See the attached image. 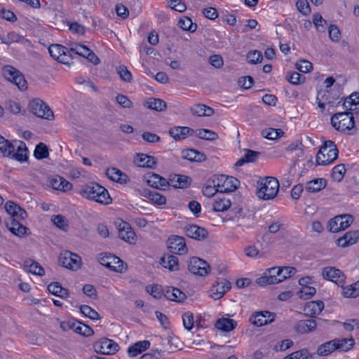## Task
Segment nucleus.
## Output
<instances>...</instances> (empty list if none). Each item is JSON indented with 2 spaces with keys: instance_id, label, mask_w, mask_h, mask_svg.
Wrapping results in <instances>:
<instances>
[{
  "instance_id": "f257e3e1",
  "label": "nucleus",
  "mask_w": 359,
  "mask_h": 359,
  "mask_svg": "<svg viewBox=\"0 0 359 359\" xmlns=\"http://www.w3.org/2000/svg\"><path fill=\"white\" fill-rule=\"evenodd\" d=\"M79 193L83 197L101 204H109L111 201L108 191L97 183L83 185Z\"/></svg>"
},
{
  "instance_id": "f03ea898",
  "label": "nucleus",
  "mask_w": 359,
  "mask_h": 359,
  "mask_svg": "<svg viewBox=\"0 0 359 359\" xmlns=\"http://www.w3.org/2000/svg\"><path fill=\"white\" fill-rule=\"evenodd\" d=\"M279 190V182L273 177H266L257 182V196L263 200L274 198Z\"/></svg>"
},
{
  "instance_id": "7ed1b4c3",
  "label": "nucleus",
  "mask_w": 359,
  "mask_h": 359,
  "mask_svg": "<svg viewBox=\"0 0 359 359\" xmlns=\"http://www.w3.org/2000/svg\"><path fill=\"white\" fill-rule=\"evenodd\" d=\"M338 149L333 141H325L316 154L317 165H326L334 162L338 156Z\"/></svg>"
},
{
  "instance_id": "20e7f679",
  "label": "nucleus",
  "mask_w": 359,
  "mask_h": 359,
  "mask_svg": "<svg viewBox=\"0 0 359 359\" xmlns=\"http://www.w3.org/2000/svg\"><path fill=\"white\" fill-rule=\"evenodd\" d=\"M331 123L335 130L341 133L349 131L355 126L351 112H339L334 114L331 118Z\"/></svg>"
},
{
  "instance_id": "39448f33",
  "label": "nucleus",
  "mask_w": 359,
  "mask_h": 359,
  "mask_svg": "<svg viewBox=\"0 0 359 359\" xmlns=\"http://www.w3.org/2000/svg\"><path fill=\"white\" fill-rule=\"evenodd\" d=\"M212 184L217 187L218 192L227 193L235 191L239 185V181L233 177L222 175L215 177Z\"/></svg>"
},
{
  "instance_id": "423d86ee",
  "label": "nucleus",
  "mask_w": 359,
  "mask_h": 359,
  "mask_svg": "<svg viewBox=\"0 0 359 359\" xmlns=\"http://www.w3.org/2000/svg\"><path fill=\"white\" fill-rule=\"evenodd\" d=\"M30 111L39 118L53 120L54 114L50 108L43 100L34 99L29 104Z\"/></svg>"
},
{
  "instance_id": "0eeeda50",
  "label": "nucleus",
  "mask_w": 359,
  "mask_h": 359,
  "mask_svg": "<svg viewBox=\"0 0 359 359\" xmlns=\"http://www.w3.org/2000/svg\"><path fill=\"white\" fill-rule=\"evenodd\" d=\"M3 74L6 80L13 83L20 90H23L27 88V81L19 70L7 65L4 67Z\"/></svg>"
},
{
  "instance_id": "6e6552de",
  "label": "nucleus",
  "mask_w": 359,
  "mask_h": 359,
  "mask_svg": "<svg viewBox=\"0 0 359 359\" xmlns=\"http://www.w3.org/2000/svg\"><path fill=\"white\" fill-rule=\"evenodd\" d=\"M50 56L55 60L63 64H68L72 58L69 55V47H65L60 44H52L48 48Z\"/></svg>"
},
{
  "instance_id": "1a4fd4ad",
  "label": "nucleus",
  "mask_w": 359,
  "mask_h": 359,
  "mask_svg": "<svg viewBox=\"0 0 359 359\" xmlns=\"http://www.w3.org/2000/svg\"><path fill=\"white\" fill-rule=\"evenodd\" d=\"M353 217L350 215H339L331 219L328 223L329 231L338 232L348 228L353 222Z\"/></svg>"
},
{
  "instance_id": "9d476101",
  "label": "nucleus",
  "mask_w": 359,
  "mask_h": 359,
  "mask_svg": "<svg viewBox=\"0 0 359 359\" xmlns=\"http://www.w3.org/2000/svg\"><path fill=\"white\" fill-rule=\"evenodd\" d=\"M59 262L62 266L73 271H76L81 266V259L74 253L65 251L60 255Z\"/></svg>"
},
{
  "instance_id": "9b49d317",
  "label": "nucleus",
  "mask_w": 359,
  "mask_h": 359,
  "mask_svg": "<svg viewBox=\"0 0 359 359\" xmlns=\"http://www.w3.org/2000/svg\"><path fill=\"white\" fill-rule=\"evenodd\" d=\"M99 262L100 264L107 266L114 271L122 272L125 269L123 261L111 254H101Z\"/></svg>"
},
{
  "instance_id": "f8f14e48",
  "label": "nucleus",
  "mask_w": 359,
  "mask_h": 359,
  "mask_svg": "<svg viewBox=\"0 0 359 359\" xmlns=\"http://www.w3.org/2000/svg\"><path fill=\"white\" fill-rule=\"evenodd\" d=\"M72 53L79 55L88 59L94 65L100 63V59L87 46L79 43H72L69 45V55Z\"/></svg>"
},
{
  "instance_id": "ddd939ff",
  "label": "nucleus",
  "mask_w": 359,
  "mask_h": 359,
  "mask_svg": "<svg viewBox=\"0 0 359 359\" xmlns=\"http://www.w3.org/2000/svg\"><path fill=\"white\" fill-rule=\"evenodd\" d=\"M93 348L97 353L104 355H109L117 352L119 346L111 339L103 338L100 341L95 343Z\"/></svg>"
},
{
  "instance_id": "4468645a",
  "label": "nucleus",
  "mask_w": 359,
  "mask_h": 359,
  "mask_svg": "<svg viewBox=\"0 0 359 359\" xmlns=\"http://www.w3.org/2000/svg\"><path fill=\"white\" fill-rule=\"evenodd\" d=\"M276 313L268 311H256L250 318V321L255 326L261 327L274 321Z\"/></svg>"
},
{
  "instance_id": "2eb2a0df",
  "label": "nucleus",
  "mask_w": 359,
  "mask_h": 359,
  "mask_svg": "<svg viewBox=\"0 0 359 359\" xmlns=\"http://www.w3.org/2000/svg\"><path fill=\"white\" fill-rule=\"evenodd\" d=\"M188 269L193 274L203 276L208 273L210 266L205 261L198 257H192L189 262Z\"/></svg>"
},
{
  "instance_id": "dca6fc26",
  "label": "nucleus",
  "mask_w": 359,
  "mask_h": 359,
  "mask_svg": "<svg viewBox=\"0 0 359 359\" xmlns=\"http://www.w3.org/2000/svg\"><path fill=\"white\" fill-rule=\"evenodd\" d=\"M168 242L170 252L180 255H185L187 252L185 240L183 237L172 236L168 238Z\"/></svg>"
},
{
  "instance_id": "f3484780",
  "label": "nucleus",
  "mask_w": 359,
  "mask_h": 359,
  "mask_svg": "<svg viewBox=\"0 0 359 359\" xmlns=\"http://www.w3.org/2000/svg\"><path fill=\"white\" fill-rule=\"evenodd\" d=\"M5 225L6 228L15 236L22 237L27 234L29 229L21 224L15 218L9 217L6 219Z\"/></svg>"
},
{
  "instance_id": "a211bd4d",
  "label": "nucleus",
  "mask_w": 359,
  "mask_h": 359,
  "mask_svg": "<svg viewBox=\"0 0 359 359\" xmlns=\"http://www.w3.org/2000/svg\"><path fill=\"white\" fill-rule=\"evenodd\" d=\"M322 276L325 279L332 281L337 285L344 284L345 281V276L343 273L339 269L332 266L323 268Z\"/></svg>"
},
{
  "instance_id": "6ab92c4d",
  "label": "nucleus",
  "mask_w": 359,
  "mask_h": 359,
  "mask_svg": "<svg viewBox=\"0 0 359 359\" xmlns=\"http://www.w3.org/2000/svg\"><path fill=\"white\" fill-rule=\"evenodd\" d=\"M184 232L187 236L197 241H203L208 236V232L205 228L196 224L186 226Z\"/></svg>"
},
{
  "instance_id": "aec40b11",
  "label": "nucleus",
  "mask_w": 359,
  "mask_h": 359,
  "mask_svg": "<svg viewBox=\"0 0 359 359\" xmlns=\"http://www.w3.org/2000/svg\"><path fill=\"white\" fill-rule=\"evenodd\" d=\"M118 237L130 244H135L136 242L135 233L126 222L122 221L119 224Z\"/></svg>"
},
{
  "instance_id": "412c9836",
  "label": "nucleus",
  "mask_w": 359,
  "mask_h": 359,
  "mask_svg": "<svg viewBox=\"0 0 359 359\" xmlns=\"http://www.w3.org/2000/svg\"><path fill=\"white\" fill-rule=\"evenodd\" d=\"M231 284L226 279L222 278L217 282L216 285H213L211 289V297L215 299L222 298L224 294L231 289Z\"/></svg>"
},
{
  "instance_id": "4be33fe9",
  "label": "nucleus",
  "mask_w": 359,
  "mask_h": 359,
  "mask_svg": "<svg viewBox=\"0 0 359 359\" xmlns=\"http://www.w3.org/2000/svg\"><path fill=\"white\" fill-rule=\"evenodd\" d=\"M325 304L323 301H311L307 302L304 307L305 315L310 317H315L319 315L324 309Z\"/></svg>"
},
{
  "instance_id": "5701e85b",
  "label": "nucleus",
  "mask_w": 359,
  "mask_h": 359,
  "mask_svg": "<svg viewBox=\"0 0 359 359\" xmlns=\"http://www.w3.org/2000/svg\"><path fill=\"white\" fill-rule=\"evenodd\" d=\"M358 239L359 231H348L337 240V245L341 248H346L356 243Z\"/></svg>"
},
{
  "instance_id": "b1692460",
  "label": "nucleus",
  "mask_w": 359,
  "mask_h": 359,
  "mask_svg": "<svg viewBox=\"0 0 359 359\" xmlns=\"http://www.w3.org/2000/svg\"><path fill=\"white\" fill-rule=\"evenodd\" d=\"M6 211L10 215L9 217H16L20 219H25L27 215L26 211L13 201H8L5 205Z\"/></svg>"
},
{
  "instance_id": "393cba45",
  "label": "nucleus",
  "mask_w": 359,
  "mask_h": 359,
  "mask_svg": "<svg viewBox=\"0 0 359 359\" xmlns=\"http://www.w3.org/2000/svg\"><path fill=\"white\" fill-rule=\"evenodd\" d=\"M316 327V320L310 319L298 321L294 326V330L297 333L303 334L314 331Z\"/></svg>"
},
{
  "instance_id": "a878e982",
  "label": "nucleus",
  "mask_w": 359,
  "mask_h": 359,
  "mask_svg": "<svg viewBox=\"0 0 359 359\" xmlns=\"http://www.w3.org/2000/svg\"><path fill=\"white\" fill-rule=\"evenodd\" d=\"M192 133H194V130L186 126H177L169 130L170 136L176 140H184Z\"/></svg>"
},
{
  "instance_id": "bb28decb",
  "label": "nucleus",
  "mask_w": 359,
  "mask_h": 359,
  "mask_svg": "<svg viewBox=\"0 0 359 359\" xmlns=\"http://www.w3.org/2000/svg\"><path fill=\"white\" fill-rule=\"evenodd\" d=\"M0 39L1 43L6 45H10L12 43H30L28 39H25L22 36L19 35L15 32H11L8 33L6 35L1 36Z\"/></svg>"
},
{
  "instance_id": "cd10ccee",
  "label": "nucleus",
  "mask_w": 359,
  "mask_h": 359,
  "mask_svg": "<svg viewBox=\"0 0 359 359\" xmlns=\"http://www.w3.org/2000/svg\"><path fill=\"white\" fill-rule=\"evenodd\" d=\"M150 346V342L147 340L140 341L130 346L128 349V353L130 357H135L142 352L148 349Z\"/></svg>"
},
{
  "instance_id": "c85d7f7f",
  "label": "nucleus",
  "mask_w": 359,
  "mask_h": 359,
  "mask_svg": "<svg viewBox=\"0 0 359 359\" xmlns=\"http://www.w3.org/2000/svg\"><path fill=\"white\" fill-rule=\"evenodd\" d=\"M135 162L138 166L145 168H153L156 164L154 156L144 154H137Z\"/></svg>"
},
{
  "instance_id": "c756f323",
  "label": "nucleus",
  "mask_w": 359,
  "mask_h": 359,
  "mask_svg": "<svg viewBox=\"0 0 359 359\" xmlns=\"http://www.w3.org/2000/svg\"><path fill=\"white\" fill-rule=\"evenodd\" d=\"M106 175L112 181L120 184L126 183L128 180V176L116 168L107 169Z\"/></svg>"
},
{
  "instance_id": "7c9ffc66",
  "label": "nucleus",
  "mask_w": 359,
  "mask_h": 359,
  "mask_svg": "<svg viewBox=\"0 0 359 359\" xmlns=\"http://www.w3.org/2000/svg\"><path fill=\"white\" fill-rule=\"evenodd\" d=\"M191 113L197 116H210L214 114V109L205 104H196L191 107Z\"/></svg>"
},
{
  "instance_id": "2f4dec72",
  "label": "nucleus",
  "mask_w": 359,
  "mask_h": 359,
  "mask_svg": "<svg viewBox=\"0 0 359 359\" xmlns=\"http://www.w3.org/2000/svg\"><path fill=\"white\" fill-rule=\"evenodd\" d=\"M18 144L16 152H15V150L12 151L10 157L20 162H23L27 159L28 149L25 142L20 141Z\"/></svg>"
},
{
  "instance_id": "473e14b6",
  "label": "nucleus",
  "mask_w": 359,
  "mask_h": 359,
  "mask_svg": "<svg viewBox=\"0 0 359 359\" xmlns=\"http://www.w3.org/2000/svg\"><path fill=\"white\" fill-rule=\"evenodd\" d=\"M161 264L171 271L178 270V258L175 255H168L161 258Z\"/></svg>"
},
{
  "instance_id": "72a5a7b5",
  "label": "nucleus",
  "mask_w": 359,
  "mask_h": 359,
  "mask_svg": "<svg viewBox=\"0 0 359 359\" xmlns=\"http://www.w3.org/2000/svg\"><path fill=\"white\" fill-rule=\"evenodd\" d=\"M164 296L171 301L182 302L186 298V294L177 287L168 288Z\"/></svg>"
},
{
  "instance_id": "f704fd0d",
  "label": "nucleus",
  "mask_w": 359,
  "mask_h": 359,
  "mask_svg": "<svg viewBox=\"0 0 359 359\" xmlns=\"http://www.w3.org/2000/svg\"><path fill=\"white\" fill-rule=\"evenodd\" d=\"M144 105L158 111H162L166 109V102L164 100L154 97L149 98Z\"/></svg>"
},
{
  "instance_id": "c9c22d12",
  "label": "nucleus",
  "mask_w": 359,
  "mask_h": 359,
  "mask_svg": "<svg viewBox=\"0 0 359 359\" xmlns=\"http://www.w3.org/2000/svg\"><path fill=\"white\" fill-rule=\"evenodd\" d=\"M326 186V180L323 178L316 179L306 184V189L311 193H315L324 189Z\"/></svg>"
},
{
  "instance_id": "e433bc0d",
  "label": "nucleus",
  "mask_w": 359,
  "mask_h": 359,
  "mask_svg": "<svg viewBox=\"0 0 359 359\" xmlns=\"http://www.w3.org/2000/svg\"><path fill=\"white\" fill-rule=\"evenodd\" d=\"M171 185L175 188L184 189L191 182V179L185 175H176L170 180Z\"/></svg>"
},
{
  "instance_id": "4c0bfd02",
  "label": "nucleus",
  "mask_w": 359,
  "mask_h": 359,
  "mask_svg": "<svg viewBox=\"0 0 359 359\" xmlns=\"http://www.w3.org/2000/svg\"><path fill=\"white\" fill-rule=\"evenodd\" d=\"M183 157L190 161L201 162L205 159V156L195 149H187L183 151Z\"/></svg>"
},
{
  "instance_id": "58836bf2",
  "label": "nucleus",
  "mask_w": 359,
  "mask_h": 359,
  "mask_svg": "<svg viewBox=\"0 0 359 359\" xmlns=\"http://www.w3.org/2000/svg\"><path fill=\"white\" fill-rule=\"evenodd\" d=\"M15 150V146L8 140L0 135V151L4 156H11L12 151Z\"/></svg>"
},
{
  "instance_id": "ea45409f",
  "label": "nucleus",
  "mask_w": 359,
  "mask_h": 359,
  "mask_svg": "<svg viewBox=\"0 0 359 359\" xmlns=\"http://www.w3.org/2000/svg\"><path fill=\"white\" fill-rule=\"evenodd\" d=\"M231 203L229 198H216L212 204V209L215 212H224L231 207Z\"/></svg>"
},
{
  "instance_id": "a19ab883",
  "label": "nucleus",
  "mask_w": 359,
  "mask_h": 359,
  "mask_svg": "<svg viewBox=\"0 0 359 359\" xmlns=\"http://www.w3.org/2000/svg\"><path fill=\"white\" fill-rule=\"evenodd\" d=\"M343 295L347 298H355L359 297V280L344 287Z\"/></svg>"
},
{
  "instance_id": "79ce46f5",
  "label": "nucleus",
  "mask_w": 359,
  "mask_h": 359,
  "mask_svg": "<svg viewBox=\"0 0 359 359\" xmlns=\"http://www.w3.org/2000/svg\"><path fill=\"white\" fill-rule=\"evenodd\" d=\"M215 327L218 330L229 332L232 330L235 327L234 320L229 318H221L217 320Z\"/></svg>"
},
{
  "instance_id": "37998d69",
  "label": "nucleus",
  "mask_w": 359,
  "mask_h": 359,
  "mask_svg": "<svg viewBox=\"0 0 359 359\" xmlns=\"http://www.w3.org/2000/svg\"><path fill=\"white\" fill-rule=\"evenodd\" d=\"M335 343L334 340H331L324 343L318 348L317 353L319 355L326 356L336 350Z\"/></svg>"
},
{
  "instance_id": "c03bdc74",
  "label": "nucleus",
  "mask_w": 359,
  "mask_h": 359,
  "mask_svg": "<svg viewBox=\"0 0 359 359\" xmlns=\"http://www.w3.org/2000/svg\"><path fill=\"white\" fill-rule=\"evenodd\" d=\"M72 326L74 332L83 336L89 337L93 334V330L89 326L80 322H76Z\"/></svg>"
},
{
  "instance_id": "a18cd8bd",
  "label": "nucleus",
  "mask_w": 359,
  "mask_h": 359,
  "mask_svg": "<svg viewBox=\"0 0 359 359\" xmlns=\"http://www.w3.org/2000/svg\"><path fill=\"white\" fill-rule=\"evenodd\" d=\"M335 343L336 350H340L341 351H347L351 348L354 344L353 339H334Z\"/></svg>"
},
{
  "instance_id": "49530a36",
  "label": "nucleus",
  "mask_w": 359,
  "mask_h": 359,
  "mask_svg": "<svg viewBox=\"0 0 359 359\" xmlns=\"http://www.w3.org/2000/svg\"><path fill=\"white\" fill-rule=\"evenodd\" d=\"M178 26L183 30L194 32L196 29V25L194 24L191 19L189 17L184 16L178 21Z\"/></svg>"
},
{
  "instance_id": "de8ad7c7",
  "label": "nucleus",
  "mask_w": 359,
  "mask_h": 359,
  "mask_svg": "<svg viewBox=\"0 0 359 359\" xmlns=\"http://www.w3.org/2000/svg\"><path fill=\"white\" fill-rule=\"evenodd\" d=\"M284 134L281 129H275L272 128H266L262 131V135L264 137L269 140H276Z\"/></svg>"
},
{
  "instance_id": "09e8293b",
  "label": "nucleus",
  "mask_w": 359,
  "mask_h": 359,
  "mask_svg": "<svg viewBox=\"0 0 359 359\" xmlns=\"http://www.w3.org/2000/svg\"><path fill=\"white\" fill-rule=\"evenodd\" d=\"M196 135L203 140H215L218 137V135L214 131L208 130V129H198L196 131Z\"/></svg>"
},
{
  "instance_id": "8fccbe9b",
  "label": "nucleus",
  "mask_w": 359,
  "mask_h": 359,
  "mask_svg": "<svg viewBox=\"0 0 359 359\" xmlns=\"http://www.w3.org/2000/svg\"><path fill=\"white\" fill-rule=\"evenodd\" d=\"M146 196L156 205H161L166 203L165 197L155 191H148Z\"/></svg>"
},
{
  "instance_id": "3c124183",
  "label": "nucleus",
  "mask_w": 359,
  "mask_h": 359,
  "mask_svg": "<svg viewBox=\"0 0 359 359\" xmlns=\"http://www.w3.org/2000/svg\"><path fill=\"white\" fill-rule=\"evenodd\" d=\"M313 22L316 29L320 32H324L326 29L327 21L323 18L322 15L316 13L313 15Z\"/></svg>"
},
{
  "instance_id": "603ef678",
  "label": "nucleus",
  "mask_w": 359,
  "mask_h": 359,
  "mask_svg": "<svg viewBox=\"0 0 359 359\" xmlns=\"http://www.w3.org/2000/svg\"><path fill=\"white\" fill-rule=\"evenodd\" d=\"M312 355L306 348L295 351L283 359H312Z\"/></svg>"
},
{
  "instance_id": "864d4df0",
  "label": "nucleus",
  "mask_w": 359,
  "mask_h": 359,
  "mask_svg": "<svg viewBox=\"0 0 359 359\" xmlns=\"http://www.w3.org/2000/svg\"><path fill=\"white\" fill-rule=\"evenodd\" d=\"M345 172V165L344 164H339L333 168L332 177L334 181L339 182L344 178Z\"/></svg>"
},
{
  "instance_id": "5fc2aeb1",
  "label": "nucleus",
  "mask_w": 359,
  "mask_h": 359,
  "mask_svg": "<svg viewBox=\"0 0 359 359\" xmlns=\"http://www.w3.org/2000/svg\"><path fill=\"white\" fill-rule=\"evenodd\" d=\"M316 292V290L312 286L303 287L298 292L297 295L299 298L308 299L311 298Z\"/></svg>"
},
{
  "instance_id": "6e6d98bb",
  "label": "nucleus",
  "mask_w": 359,
  "mask_h": 359,
  "mask_svg": "<svg viewBox=\"0 0 359 359\" xmlns=\"http://www.w3.org/2000/svg\"><path fill=\"white\" fill-rule=\"evenodd\" d=\"M34 154L37 159H42L48 157V149L47 146L42 142L39 143L36 145Z\"/></svg>"
},
{
  "instance_id": "4d7b16f0",
  "label": "nucleus",
  "mask_w": 359,
  "mask_h": 359,
  "mask_svg": "<svg viewBox=\"0 0 359 359\" xmlns=\"http://www.w3.org/2000/svg\"><path fill=\"white\" fill-rule=\"evenodd\" d=\"M81 312L86 317L92 320H97L100 319L99 313L94 309H93L90 306L88 305H81L80 306Z\"/></svg>"
},
{
  "instance_id": "13d9d810",
  "label": "nucleus",
  "mask_w": 359,
  "mask_h": 359,
  "mask_svg": "<svg viewBox=\"0 0 359 359\" xmlns=\"http://www.w3.org/2000/svg\"><path fill=\"white\" fill-rule=\"evenodd\" d=\"M287 80L292 85H299L304 83L305 77L302 76L299 73L294 72L287 74Z\"/></svg>"
},
{
  "instance_id": "bf43d9fd",
  "label": "nucleus",
  "mask_w": 359,
  "mask_h": 359,
  "mask_svg": "<svg viewBox=\"0 0 359 359\" xmlns=\"http://www.w3.org/2000/svg\"><path fill=\"white\" fill-rule=\"evenodd\" d=\"M297 273V269L292 266H285L280 268V276L278 279H280V283L283 281L287 278L291 277Z\"/></svg>"
},
{
  "instance_id": "052dcab7",
  "label": "nucleus",
  "mask_w": 359,
  "mask_h": 359,
  "mask_svg": "<svg viewBox=\"0 0 359 359\" xmlns=\"http://www.w3.org/2000/svg\"><path fill=\"white\" fill-rule=\"evenodd\" d=\"M146 291L156 299H160L164 296L161 287L158 285H148L146 287Z\"/></svg>"
},
{
  "instance_id": "680f3d73",
  "label": "nucleus",
  "mask_w": 359,
  "mask_h": 359,
  "mask_svg": "<svg viewBox=\"0 0 359 359\" xmlns=\"http://www.w3.org/2000/svg\"><path fill=\"white\" fill-rule=\"evenodd\" d=\"M279 283L280 279L270 277L269 275L266 274L257 279V283L261 286H264L266 285H273Z\"/></svg>"
},
{
  "instance_id": "e2e57ef3",
  "label": "nucleus",
  "mask_w": 359,
  "mask_h": 359,
  "mask_svg": "<svg viewBox=\"0 0 359 359\" xmlns=\"http://www.w3.org/2000/svg\"><path fill=\"white\" fill-rule=\"evenodd\" d=\"M116 71L120 78L123 81L128 83L131 82L133 79L132 74L128 70V69L125 66H119L116 69Z\"/></svg>"
},
{
  "instance_id": "0e129e2a",
  "label": "nucleus",
  "mask_w": 359,
  "mask_h": 359,
  "mask_svg": "<svg viewBox=\"0 0 359 359\" xmlns=\"http://www.w3.org/2000/svg\"><path fill=\"white\" fill-rule=\"evenodd\" d=\"M28 267V271L38 276H43L45 272L43 268L36 262L32 261Z\"/></svg>"
},
{
  "instance_id": "69168bd1",
  "label": "nucleus",
  "mask_w": 359,
  "mask_h": 359,
  "mask_svg": "<svg viewBox=\"0 0 359 359\" xmlns=\"http://www.w3.org/2000/svg\"><path fill=\"white\" fill-rule=\"evenodd\" d=\"M183 325L185 329L191 330L194 326V315L192 313L187 311L182 316Z\"/></svg>"
},
{
  "instance_id": "338daca9",
  "label": "nucleus",
  "mask_w": 359,
  "mask_h": 359,
  "mask_svg": "<svg viewBox=\"0 0 359 359\" xmlns=\"http://www.w3.org/2000/svg\"><path fill=\"white\" fill-rule=\"evenodd\" d=\"M247 59L249 63L257 64L262 62V54L258 50L250 51L247 55Z\"/></svg>"
},
{
  "instance_id": "774afa93",
  "label": "nucleus",
  "mask_w": 359,
  "mask_h": 359,
  "mask_svg": "<svg viewBox=\"0 0 359 359\" xmlns=\"http://www.w3.org/2000/svg\"><path fill=\"white\" fill-rule=\"evenodd\" d=\"M52 221L53 224L59 229L63 231L67 230L68 224L66 220L65 219L64 217L62 216L61 215L53 216Z\"/></svg>"
}]
</instances>
